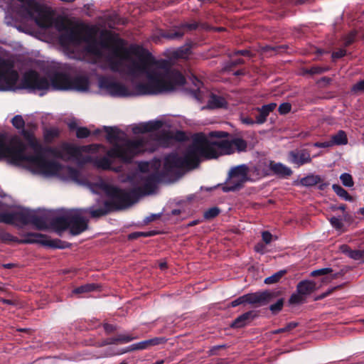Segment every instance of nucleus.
<instances>
[{
    "mask_svg": "<svg viewBox=\"0 0 364 364\" xmlns=\"http://www.w3.org/2000/svg\"><path fill=\"white\" fill-rule=\"evenodd\" d=\"M55 27L60 33V45L71 58L92 63L105 60L113 71L133 77H146V84L139 83L133 88L109 78H101L100 87L112 97L157 95L172 91L185 83L182 74L172 70L167 61L154 60L139 46L126 48L123 40L109 32L98 33L95 28L74 24L65 20L58 21Z\"/></svg>",
    "mask_w": 364,
    "mask_h": 364,
    "instance_id": "1",
    "label": "nucleus"
},
{
    "mask_svg": "<svg viewBox=\"0 0 364 364\" xmlns=\"http://www.w3.org/2000/svg\"><path fill=\"white\" fill-rule=\"evenodd\" d=\"M228 135L225 132H211L209 136L200 133L193 138L191 145L187 149L183 156L171 154L164 158V168L161 173L147 174L140 173L136 178L139 180L134 189L135 193L146 194L151 193L156 183L164 176H173L182 168H194L202 159H216L220 155L230 154L235 151H244L247 148L245 140L236 138L231 141H214L209 137L224 138Z\"/></svg>",
    "mask_w": 364,
    "mask_h": 364,
    "instance_id": "2",
    "label": "nucleus"
},
{
    "mask_svg": "<svg viewBox=\"0 0 364 364\" xmlns=\"http://www.w3.org/2000/svg\"><path fill=\"white\" fill-rule=\"evenodd\" d=\"M24 137L34 154H28L26 146L18 139H13L6 144L0 136V158H6L15 164H26L33 173L45 176H58L65 181L80 182L78 171L68 166H62L55 161L46 160L43 156V146L31 134L23 130Z\"/></svg>",
    "mask_w": 364,
    "mask_h": 364,
    "instance_id": "3",
    "label": "nucleus"
},
{
    "mask_svg": "<svg viewBox=\"0 0 364 364\" xmlns=\"http://www.w3.org/2000/svg\"><path fill=\"white\" fill-rule=\"evenodd\" d=\"M100 148L105 149L101 145L92 144L76 146L72 144H63L55 154L65 159H74L80 164L92 162L93 164L104 170H112L115 172L122 171L121 166H114L117 158L124 162H129L135 156L145 151H153V147L146 146L141 141H126L122 146L116 145L107 151L106 156L93 158L90 154L97 152Z\"/></svg>",
    "mask_w": 364,
    "mask_h": 364,
    "instance_id": "4",
    "label": "nucleus"
},
{
    "mask_svg": "<svg viewBox=\"0 0 364 364\" xmlns=\"http://www.w3.org/2000/svg\"><path fill=\"white\" fill-rule=\"evenodd\" d=\"M18 74L14 70H7L0 73V89L15 90L26 89L30 91H44L52 90H75L86 92L89 90L90 82L86 75H77L73 77L65 73H58L51 78V82L33 70L26 73L19 85L17 84Z\"/></svg>",
    "mask_w": 364,
    "mask_h": 364,
    "instance_id": "5",
    "label": "nucleus"
},
{
    "mask_svg": "<svg viewBox=\"0 0 364 364\" xmlns=\"http://www.w3.org/2000/svg\"><path fill=\"white\" fill-rule=\"evenodd\" d=\"M104 208L73 209L68 210L63 216L53 219L52 225L57 231H63L69 228L73 235H77L85 231L88 228L89 220L86 214L89 213L92 218H99L107 213Z\"/></svg>",
    "mask_w": 364,
    "mask_h": 364,
    "instance_id": "6",
    "label": "nucleus"
},
{
    "mask_svg": "<svg viewBox=\"0 0 364 364\" xmlns=\"http://www.w3.org/2000/svg\"><path fill=\"white\" fill-rule=\"evenodd\" d=\"M105 130L107 132V140L109 143L113 144L114 146H122L126 141H136L143 140V143L144 144L153 147V151H154L156 145L167 146L171 141L174 139L181 141L185 138V134L182 132H177L176 134L169 132L163 136L158 137H155L154 134L151 133L149 134L146 136L139 137L135 139H124V133L119 129L107 127Z\"/></svg>",
    "mask_w": 364,
    "mask_h": 364,
    "instance_id": "7",
    "label": "nucleus"
},
{
    "mask_svg": "<svg viewBox=\"0 0 364 364\" xmlns=\"http://www.w3.org/2000/svg\"><path fill=\"white\" fill-rule=\"evenodd\" d=\"M22 6L21 14L28 19L34 20L41 28H49L52 26L50 12L46 6L36 0H18Z\"/></svg>",
    "mask_w": 364,
    "mask_h": 364,
    "instance_id": "8",
    "label": "nucleus"
},
{
    "mask_svg": "<svg viewBox=\"0 0 364 364\" xmlns=\"http://www.w3.org/2000/svg\"><path fill=\"white\" fill-rule=\"evenodd\" d=\"M247 175L248 167L245 164L232 168L225 186H223V191L229 192L237 190L248 180Z\"/></svg>",
    "mask_w": 364,
    "mask_h": 364,
    "instance_id": "9",
    "label": "nucleus"
},
{
    "mask_svg": "<svg viewBox=\"0 0 364 364\" xmlns=\"http://www.w3.org/2000/svg\"><path fill=\"white\" fill-rule=\"evenodd\" d=\"M95 186L100 192L111 198L114 202L119 203L121 207H126L132 203V193L129 192L118 189L104 181H100Z\"/></svg>",
    "mask_w": 364,
    "mask_h": 364,
    "instance_id": "10",
    "label": "nucleus"
},
{
    "mask_svg": "<svg viewBox=\"0 0 364 364\" xmlns=\"http://www.w3.org/2000/svg\"><path fill=\"white\" fill-rule=\"evenodd\" d=\"M23 243H41L43 245L55 247V248H63V247L60 245V241L56 240H48L47 237L40 233H28L26 235V238L22 240Z\"/></svg>",
    "mask_w": 364,
    "mask_h": 364,
    "instance_id": "11",
    "label": "nucleus"
},
{
    "mask_svg": "<svg viewBox=\"0 0 364 364\" xmlns=\"http://www.w3.org/2000/svg\"><path fill=\"white\" fill-rule=\"evenodd\" d=\"M272 294L269 291H257L245 294V304H249L255 306H262L267 304Z\"/></svg>",
    "mask_w": 364,
    "mask_h": 364,
    "instance_id": "12",
    "label": "nucleus"
},
{
    "mask_svg": "<svg viewBox=\"0 0 364 364\" xmlns=\"http://www.w3.org/2000/svg\"><path fill=\"white\" fill-rule=\"evenodd\" d=\"M289 161L297 167L310 164L312 159L310 152L306 149L294 150L289 153Z\"/></svg>",
    "mask_w": 364,
    "mask_h": 364,
    "instance_id": "13",
    "label": "nucleus"
},
{
    "mask_svg": "<svg viewBox=\"0 0 364 364\" xmlns=\"http://www.w3.org/2000/svg\"><path fill=\"white\" fill-rule=\"evenodd\" d=\"M17 220H21L23 224L28 223V220L21 212H8L0 213V222L8 224H15Z\"/></svg>",
    "mask_w": 364,
    "mask_h": 364,
    "instance_id": "14",
    "label": "nucleus"
},
{
    "mask_svg": "<svg viewBox=\"0 0 364 364\" xmlns=\"http://www.w3.org/2000/svg\"><path fill=\"white\" fill-rule=\"evenodd\" d=\"M269 167L274 174L283 178L290 176L293 173L289 167L282 163H276L271 161Z\"/></svg>",
    "mask_w": 364,
    "mask_h": 364,
    "instance_id": "15",
    "label": "nucleus"
},
{
    "mask_svg": "<svg viewBox=\"0 0 364 364\" xmlns=\"http://www.w3.org/2000/svg\"><path fill=\"white\" fill-rule=\"evenodd\" d=\"M341 252L346 255L350 258L364 262V250H351L347 245H342L339 247Z\"/></svg>",
    "mask_w": 364,
    "mask_h": 364,
    "instance_id": "16",
    "label": "nucleus"
},
{
    "mask_svg": "<svg viewBox=\"0 0 364 364\" xmlns=\"http://www.w3.org/2000/svg\"><path fill=\"white\" fill-rule=\"evenodd\" d=\"M163 125V122L159 120L150 121L145 124L137 126L133 129L134 133L139 132H151L160 129Z\"/></svg>",
    "mask_w": 364,
    "mask_h": 364,
    "instance_id": "17",
    "label": "nucleus"
},
{
    "mask_svg": "<svg viewBox=\"0 0 364 364\" xmlns=\"http://www.w3.org/2000/svg\"><path fill=\"white\" fill-rule=\"evenodd\" d=\"M198 25L196 23H184L182 24L178 31L163 34V37L168 39H176L181 38L184 34V31H192L197 28Z\"/></svg>",
    "mask_w": 364,
    "mask_h": 364,
    "instance_id": "18",
    "label": "nucleus"
},
{
    "mask_svg": "<svg viewBox=\"0 0 364 364\" xmlns=\"http://www.w3.org/2000/svg\"><path fill=\"white\" fill-rule=\"evenodd\" d=\"M277 107L276 103H270L268 105H263L260 108H257V109L259 112V115L256 117V123L261 124H263L267 120V116L271 112H272Z\"/></svg>",
    "mask_w": 364,
    "mask_h": 364,
    "instance_id": "19",
    "label": "nucleus"
},
{
    "mask_svg": "<svg viewBox=\"0 0 364 364\" xmlns=\"http://www.w3.org/2000/svg\"><path fill=\"white\" fill-rule=\"evenodd\" d=\"M316 284L311 281H302L297 285V292L300 294L308 295L311 294L316 290Z\"/></svg>",
    "mask_w": 364,
    "mask_h": 364,
    "instance_id": "20",
    "label": "nucleus"
},
{
    "mask_svg": "<svg viewBox=\"0 0 364 364\" xmlns=\"http://www.w3.org/2000/svg\"><path fill=\"white\" fill-rule=\"evenodd\" d=\"M227 102L225 99L220 96L213 95L209 101L208 107L211 109L226 107Z\"/></svg>",
    "mask_w": 364,
    "mask_h": 364,
    "instance_id": "21",
    "label": "nucleus"
},
{
    "mask_svg": "<svg viewBox=\"0 0 364 364\" xmlns=\"http://www.w3.org/2000/svg\"><path fill=\"white\" fill-rule=\"evenodd\" d=\"M331 144L334 145H346L348 144V138L344 131L340 130L336 134L331 136Z\"/></svg>",
    "mask_w": 364,
    "mask_h": 364,
    "instance_id": "22",
    "label": "nucleus"
},
{
    "mask_svg": "<svg viewBox=\"0 0 364 364\" xmlns=\"http://www.w3.org/2000/svg\"><path fill=\"white\" fill-rule=\"evenodd\" d=\"M321 178L318 175H309L301 179V183L305 186H312L319 183Z\"/></svg>",
    "mask_w": 364,
    "mask_h": 364,
    "instance_id": "23",
    "label": "nucleus"
},
{
    "mask_svg": "<svg viewBox=\"0 0 364 364\" xmlns=\"http://www.w3.org/2000/svg\"><path fill=\"white\" fill-rule=\"evenodd\" d=\"M252 312H247L237 317L232 324V327L240 328L246 324V322L252 317Z\"/></svg>",
    "mask_w": 364,
    "mask_h": 364,
    "instance_id": "24",
    "label": "nucleus"
},
{
    "mask_svg": "<svg viewBox=\"0 0 364 364\" xmlns=\"http://www.w3.org/2000/svg\"><path fill=\"white\" fill-rule=\"evenodd\" d=\"M97 289V286L95 284H87L82 285L79 287L74 289L72 291L73 294H79L83 293H87Z\"/></svg>",
    "mask_w": 364,
    "mask_h": 364,
    "instance_id": "25",
    "label": "nucleus"
},
{
    "mask_svg": "<svg viewBox=\"0 0 364 364\" xmlns=\"http://www.w3.org/2000/svg\"><path fill=\"white\" fill-rule=\"evenodd\" d=\"M149 348H150L149 341L145 340L131 345L130 346L128 347L127 350L125 352L144 350Z\"/></svg>",
    "mask_w": 364,
    "mask_h": 364,
    "instance_id": "26",
    "label": "nucleus"
},
{
    "mask_svg": "<svg viewBox=\"0 0 364 364\" xmlns=\"http://www.w3.org/2000/svg\"><path fill=\"white\" fill-rule=\"evenodd\" d=\"M333 190L334 192L341 198L346 200H351L352 198L349 196L348 192L343 188L341 186L333 184L332 186Z\"/></svg>",
    "mask_w": 364,
    "mask_h": 364,
    "instance_id": "27",
    "label": "nucleus"
},
{
    "mask_svg": "<svg viewBox=\"0 0 364 364\" xmlns=\"http://www.w3.org/2000/svg\"><path fill=\"white\" fill-rule=\"evenodd\" d=\"M340 179L343 185L346 187H352L354 184L352 176L349 173H344L341 174Z\"/></svg>",
    "mask_w": 364,
    "mask_h": 364,
    "instance_id": "28",
    "label": "nucleus"
},
{
    "mask_svg": "<svg viewBox=\"0 0 364 364\" xmlns=\"http://www.w3.org/2000/svg\"><path fill=\"white\" fill-rule=\"evenodd\" d=\"M11 123L14 127L18 129H23L25 122L21 115H16L11 120Z\"/></svg>",
    "mask_w": 364,
    "mask_h": 364,
    "instance_id": "29",
    "label": "nucleus"
},
{
    "mask_svg": "<svg viewBox=\"0 0 364 364\" xmlns=\"http://www.w3.org/2000/svg\"><path fill=\"white\" fill-rule=\"evenodd\" d=\"M284 273H285V271L278 272L275 273L274 274H273L269 277H267L264 279V283L267 284H271L275 283L279 280V279L284 274Z\"/></svg>",
    "mask_w": 364,
    "mask_h": 364,
    "instance_id": "30",
    "label": "nucleus"
},
{
    "mask_svg": "<svg viewBox=\"0 0 364 364\" xmlns=\"http://www.w3.org/2000/svg\"><path fill=\"white\" fill-rule=\"evenodd\" d=\"M191 53L190 48L183 47L174 52V56L179 58H186Z\"/></svg>",
    "mask_w": 364,
    "mask_h": 364,
    "instance_id": "31",
    "label": "nucleus"
},
{
    "mask_svg": "<svg viewBox=\"0 0 364 364\" xmlns=\"http://www.w3.org/2000/svg\"><path fill=\"white\" fill-rule=\"evenodd\" d=\"M59 134V130L56 128H50L47 129L45 132V139L47 141H51Z\"/></svg>",
    "mask_w": 364,
    "mask_h": 364,
    "instance_id": "32",
    "label": "nucleus"
},
{
    "mask_svg": "<svg viewBox=\"0 0 364 364\" xmlns=\"http://www.w3.org/2000/svg\"><path fill=\"white\" fill-rule=\"evenodd\" d=\"M298 326L296 322H290L287 324L284 328H279L274 331V333H279L284 332H289Z\"/></svg>",
    "mask_w": 364,
    "mask_h": 364,
    "instance_id": "33",
    "label": "nucleus"
},
{
    "mask_svg": "<svg viewBox=\"0 0 364 364\" xmlns=\"http://www.w3.org/2000/svg\"><path fill=\"white\" fill-rule=\"evenodd\" d=\"M90 134V130L86 127H78L76 130V136L77 138L83 139L87 137Z\"/></svg>",
    "mask_w": 364,
    "mask_h": 364,
    "instance_id": "34",
    "label": "nucleus"
},
{
    "mask_svg": "<svg viewBox=\"0 0 364 364\" xmlns=\"http://www.w3.org/2000/svg\"><path fill=\"white\" fill-rule=\"evenodd\" d=\"M220 213V210L218 208H211L204 213V217L206 219H212L216 217Z\"/></svg>",
    "mask_w": 364,
    "mask_h": 364,
    "instance_id": "35",
    "label": "nucleus"
},
{
    "mask_svg": "<svg viewBox=\"0 0 364 364\" xmlns=\"http://www.w3.org/2000/svg\"><path fill=\"white\" fill-rule=\"evenodd\" d=\"M136 338V337H132L128 334H121L117 336L118 343H127Z\"/></svg>",
    "mask_w": 364,
    "mask_h": 364,
    "instance_id": "36",
    "label": "nucleus"
},
{
    "mask_svg": "<svg viewBox=\"0 0 364 364\" xmlns=\"http://www.w3.org/2000/svg\"><path fill=\"white\" fill-rule=\"evenodd\" d=\"M150 347L164 344L166 342V338L164 337H155L151 339H148Z\"/></svg>",
    "mask_w": 364,
    "mask_h": 364,
    "instance_id": "37",
    "label": "nucleus"
},
{
    "mask_svg": "<svg viewBox=\"0 0 364 364\" xmlns=\"http://www.w3.org/2000/svg\"><path fill=\"white\" fill-rule=\"evenodd\" d=\"M330 223L332 226L338 230L342 229L343 224L342 220L338 218L333 217L330 219Z\"/></svg>",
    "mask_w": 364,
    "mask_h": 364,
    "instance_id": "38",
    "label": "nucleus"
},
{
    "mask_svg": "<svg viewBox=\"0 0 364 364\" xmlns=\"http://www.w3.org/2000/svg\"><path fill=\"white\" fill-rule=\"evenodd\" d=\"M351 91L355 94L364 92V80L353 85L351 88Z\"/></svg>",
    "mask_w": 364,
    "mask_h": 364,
    "instance_id": "39",
    "label": "nucleus"
},
{
    "mask_svg": "<svg viewBox=\"0 0 364 364\" xmlns=\"http://www.w3.org/2000/svg\"><path fill=\"white\" fill-rule=\"evenodd\" d=\"M291 105L289 102H284L279 105L278 111L281 114H286L291 111Z\"/></svg>",
    "mask_w": 364,
    "mask_h": 364,
    "instance_id": "40",
    "label": "nucleus"
},
{
    "mask_svg": "<svg viewBox=\"0 0 364 364\" xmlns=\"http://www.w3.org/2000/svg\"><path fill=\"white\" fill-rule=\"evenodd\" d=\"M283 304L284 300L280 299L275 304L271 305L269 309L273 313H277L282 309Z\"/></svg>",
    "mask_w": 364,
    "mask_h": 364,
    "instance_id": "41",
    "label": "nucleus"
},
{
    "mask_svg": "<svg viewBox=\"0 0 364 364\" xmlns=\"http://www.w3.org/2000/svg\"><path fill=\"white\" fill-rule=\"evenodd\" d=\"M303 301V295L299 293L292 294L289 299V302L291 304H300L302 303Z\"/></svg>",
    "mask_w": 364,
    "mask_h": 364,
    "instance_id": "42",
    "label": "nucleus"
},
{
    "mask_svg": "<svg viewBox=\"0 0 364 364\" xmlns=\"http://www.w3.org/2000/svg\"><path fill=\"white\" fill-rule=\"evenodd\" d=\"M331 272H332V269L331 268H323V269L313 271L311 272V275L314 277L318 276V275H324V274H328Z\"/></svg>",
    "mask_w": 364,
    "mask_h": 364,
    "instance_id": "43",
    "label": "nucleus"
},
{
    "mask_svg": "<svg viewBox=\"0 0 364 364\" xmlns=\"http://www.w3.org/2000/svg\"><path fill=\"white\" fill-rule=\"evenodd\" d=\"M243 304H245V295L240 296L237 299L232 301L230 303V306L235 307L238 305Z\"/></svg>",
    "mask_w": 364,
    "mask_h": 364,
    "instance_id": "44",
    "label": "nucleus"
},
{
    "mask_svg": "<svg viewBox=\"0 0 364 364\" xmlns=\"http://www.w3.org/2000/svg\"><path fill=\"white\" fill-rule=\"evenodd\" d=\"M327 70H328L327 68H323L321 67H313L308 71V73L310 74H312V75L321 74V73L326 71Z\"/></svg>",
    "mask_w": 364,
    "mask_h": 364,
    "instance_id": "45",
    "label": "nucleus"
},
{
    "mask_svg": "<svg viewBox=\"0 0 364 364\" xmlns=\"http://www.w3.org/2000/svg\"><path fill=\"white\" fill-rule=\"evenodd\" d=\"M346 54V50L343 48L339 49L338 51L333 52L332 53V58L333 59H338L343 57Z\"/></svg>",
    "mask_w": 364,
    "mask_h": 364,
    "instance_id": "46",
    "label": "nucleus"
},
{
    "mask_svg": "<svg viewBox=\"0 0 364 364\" xmlns=\"http://www.w3.org/2000/svg\"><path fill=\"white\" fill-rule=\"evenodd\" d=\"M314 146L317 148H328L333 146L331 140L324 142H316Z\"/></svg>",
    "mask_w": 364,
    "mask_h": 364,
    "instance_id": "47",
    "label": "nucleus"
},
{
    "mask_svg": "<svg viewBox=\"0 0 364 364\" xmlns=\"http://www.w3.org/2000/svg\"><path fill=\"white\" fill-rule=\"evenodd\" d=\"M262 240L266 244H269L272 241V235L267 231H264L262 234Z\"/></svg>",
    "mask_w": 364,
    "mask_h": 364,
    "instance_id": "48",
    "label": "nucleus"
},
{
    "mask_svg": "<svg viewBox=\"0 0 364 364\" xmlns=\"http://www.w3.org/2000/svg\"><path fill=\"white\" fill-rule=\"evenodd\" d=\"M355 36V34L354 33H351L346 37L345 42H344L345 46H348L353 42Z\"/></svg>",
    "mask_w": 364,
    "mask_h": 364,
    "instance_id": "49",
    "label": "nucleus"
},
{
    "mask_svg": "<svg viewBox=\"0 0 364 364\" xmlns=\"http://www.w3.org/2000/svg\"><path fill=\"white\" fill-rule=\"evenodd\" d=\"M241 121L243 124H248V125H252L255 123H256V121L255 122L252 119L247 117H241Z\"/></svg>",
    "mask_w": 364,
    "mask_h": 364,
    "instance_id": "50",
    "label": "nucleus"
},
{
    "mask_svg": "<svg viewBox=\"0 0 364 364\" xmlns=\"http://www.w3.org/2000/svg\"><path fill=\"white\" fill-rule=\"evenodd\" d=\"M104 328L108 333L113 332L115 330V327L112 324L105 323Z\"/></svg>",
    "mask_w": 364,
    "mask_h": 364,
    "instance_id": "51",
    "label": "nucleus"
},
{
    "mask_svg": "<svg viewBox=\"0 0 364 364\" xmlns=\"http://www.w3.org/2000/svg\"><path fill=\"white\" fill-rule=\"evenodd\" d=\"M117 343H118V342L117 340V337L108 338L104 341L105 345H112V344H117Z\"/></svg>",
    "mask_w": 364,
    "mask_h": 364,
    "instance_id": "52",
    "label": "nucleus"
},
{
    "mask_svg": "<svg viewBox=\"0 0 364 364\" xmlns=\"http://www.w3.org/2000/svg\"><path fill=\"white\" fill-rule=\"evenodd\" d=\"M264 248V245H262V244H258L255 246V250L257 251V252H262V250Z\"/></svg>",
    "mask_w": 364,
    "mask_h": 364,
    "instance_id": "53",
    "label": "nucleus"
},
{
    "mask_svg": "<svg viewBox=\"0 0 364 364\" xmlns=\"http://www.w3.org/2000/svg\"><path fill=\"white\" fill-rule=\"evenodd\" d=\"M69 127L70 129H77V124L75 122H71L69 123Z\"/></svg>",
    "mask_w": 364,
    "mask_h": 364,
    "instance_id": "54",
    "label": "nucleus"
},
{
    "mask_svg": "<svg viewBox=\"0 0 364 364\" xmlns=\"http://www.w3.org/2000/svg\"><path fill=\"white\" fill-rule=\"evenodd\" d=\"M249 51L247 50H242L237 52V53L242 55H247L249 54Z\"/></svg>",
    "mask_w": 364,
    "mask_h": 364,
    "instance_id": "55",
    "label": "nucleus"
},
{
    "mask_svg": "<svg viewBox=\"0 0 364 364\" xmlns=\"http://www.w3.org/2000/svg\"><path fill=\"white\" fill-rule=\"evenodd\" d=\"M0 301L2 302L3 304H13L12 301L9 300V299H1Z\"/></svg>",
    "mask_w": 364,
    "mask_h": 364,
    "instance_id": "56",
    "label": "nucleus"
},
{
    "mask_svg": "<svg viewBox=\"0 0 364 364\" xmlns=\"http://www.w3.org/2000/svg\"><path fill=\"white\" fill-rule=\"evenodd\" d=\"M166 267H167V264L166 262H160L159 267L161 269H164L165 268H166Z\"/></svg>",
    "mask_w": 364,
    "mask_h": 364,
    "instance_id": "57",
    "label": "nucleus"
},
{
    "mask_svg": "<svg viewBox=\"0 0 364 364\" xmlns=\"http://www.w3.org/2000/svg\"><path fill=\"white\" fill-rule=\"evenodd\" d=\"M3 266L4 268L10 269V268H12L14 266V264L12 263H8V264H4Z\"/></svg>",
    "mask_w": 364,
    "mask_h": 364,
    "instance_id": "58",
    "label": "nucleus"
},
{
    "mask_svg": "<svg viewBox=\"0 0 364 364\" xmlns=\"http://www.w3.org/2000/svg\"><path fill=\"white\" fill-rule=\"evenodd\" d=\"M33 223L40 229H42L44 228V225L43 224H40L37 221H33Z\"/></svg>",
    "mask_w": 364,
    "mask_h": 364,
    "instance_id": "59",
    "label": "nucleus"
},
{
    "mask_svg": "<svg viewBox=\"0 0 364 364\" xmlns=\"http://www.w3.org/2000/svg\"><path fill=\"white\" fill-rule=\"evenodd\" d=\"M159 165H160V163H159V161H155V162L153 164L152 166H154V167H155V168H156V167H157V166H159Z\"/></svg>",
    "mask_w": 364,
    "mask_h": 364,
    "instance_id": "60",
    "label": "nucleus"
},
{
    "mask_svg": "<svg viewBox=\"0 0 364 364\" xmlns=\"http://www.w3.org/2000/svg\"><path fill=\"white\" fill-rule=\"evenodd\" d=\"M136 235H144V236H148V235H149V234H147V233H143V232H138V233H136Z\"/></svg>",
    "mask_w": 364,
    "mask_h": 364,
    "instance_id": "61",
    "label": "nucleus"
},
{
    "mask_svg": "<svg viewBox=\"0 0 364 364\" xmlns=\"http://www.w3.org/2000/svg\"><path fill=\"white\" fill-rule=\"evenodd\" d=\"M307 0H296V2L298 4H304L306 1Z\"/></svg>",
    "mask_w": 364,
    "mask_h": 364,
    "instance_id": "62",
    "label": "nucleus"
},
{
    "mask_svg": "<svg viewBox=\"0 0 364 364\" xmlns=\"http://www.w3.org/2000/svg\"><path fill=\"white\" fill-rule=\"evenodd\" d=\"M359 212L364 215V208H360Z\"/></svg>",
    "mask_w": 364,
    "mask_h": 364,
    "instance_id": "63",
    "label": "nucleus"
},
{
    "mask_svg": "<svg viewBox=\"0 0 364 364\" xmlns=\"http://www.w3.org/2000/svg\"><path fill=\"white\" fill-rule=\"evenodd\" d=\"M177 212H178V211H176V210H173V214H176V213H177Z\"/></svg>",
    "mask_w": 364,
    "mask_h": 364,
    "instance_id": "64",
    "label": "nucleus"
}]
</instances>
